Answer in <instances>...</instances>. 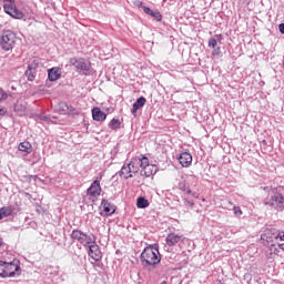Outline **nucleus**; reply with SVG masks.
Returning a JSON list of instances; mask_svg holds the SVG:
<instances>
[{
  "instance_id": "obj_40",
  "label": "nucleus",
  "mask_w": 284,
  "mask_h": 284,
  "mask_svg": "<svg viewBox=\"0 0 284 284\" xmlns=\"http://www.w3.org/2000/svg\"><path fill=\"white\" fill-rule=\"evenodd\" d=\"M19 108V104L16 105V110Z\"/></svg>"
},
{
  "instance_id": "obj_11",
  "label": "nucleus",
  "mask_w": 284,
  "mask_h": 284,
  "mask_svg": "<svg viewBox=\"0 0 284 284\" xmlns=\"http://www.w3.org/2000/svg\"><path fill=\"white\" fill-rule=\"evenodd\" d=\"M179 161L182 168H190V165H192V154H190V152H183L180 154Z\"/></svg>"
},
{
  "instance_id": "obj_25",
  "label": "nucleus",
  "mask_w": 284,
  "mask_h": 284,
  "mask_svg": "<svg viewBox=\"0 0 284 284\" xmlns=\"http://www.w3.org/2000/svg\"><path fill=\"white\" fill-rule=\"evenodd\" d=\"M109 128L111 130H119L121 128V120L113 118L109 123Z\"/></svg>"
},
{
  "instance_id": "obj_22",
  "label": "nucleus",
  "mask_w": 284,
  "mask_h": 284,
  "mask_svg": "<svg viewBox=\"0 0 284 284\" xmlns=\"http://www.w3.org/2000/svg\"><path fill=\"white\" fill-rule=\"evenodd\" d=\"M136 207L144 210V207H150V202L145 197H139L136 201Z\"/></svg>"
},
{
  "instance_id": "obj_39",
  "label": "nucleus",
  "mask_w": 284,
  "mask_h": 284,
  "mask_svg": "<svg viewBox=\"0 0 284 284\" xmlns=\"http://www.w3.org/2000/svg\"><path fill=\"white\" fill-rule=\"evenodd\" d=\"M229 204H230V205H234V203H232V202H229Z\"/></svg>"
},
{
  "instance_id": "obj_10",
  "label": "nucleus",
  "mask_w": 284,
  "mask_h": 284,
  "mask_svg": "<svg viewBox=\"0 0 284 284\" xmlns=\"http://www.w3.org/2000/svg\"><path fill=\"white\" fill-rule=\"evenodd\" d=\"M91 112H92L93 121L103 123V121H105V119H108V114H105V112L101 111V108H99V106L93 108Z\"/></svg>"
},
{
  "instance_id": "obj_15",
  "label": "nucleus",
  "mask_w": 284,
  "mask_h": 284,
  "mask_svg": "<svg viewBox=\"0 0 284 284\" xmlns=\"http://www.w3.org/2000/svg\"><path fill=\"white\" fill-rule=\"evenodd\" d=\"M101 207L106 215H111V214H114V212H116V209L114 207V205H112L106 200H102Z\"/></svg>"
},
{
  "instance_id": "obj_18",
  "label": "nucleus",
  "mask_w": 284,
  "mask_h": 284,
  "mask_svg": "<svg viewBox=\"0 0 284 284\" xmlns=\"http://www.w3.org/2000/svg\"><path fill=\"white\" fill-rule=\"evenodd\" d=\"M180 241H181V235L179 234L171 233L166 237V243L170 246L176 245V243H179Z\"/></svg>"
},
{
  "instance_id": "obj_8",
  "label": "nucleus",
  "mask_w": 284,
  "mask_h": 284,
  "mask_svg": "<svg viewBox=\"0 0 284 284\" xmlns=\"http://www.w3.org/2000/svg\"><path fill=\"white\" fill-rule=\"evenodd\" d=\"M87 196H89V199H92V201H94V199H97L98 196H101V181L95 180L92 182L90 187L87 190Z\"/></svg>"
},
{
  "instance_id": "obj_19",
  "label": "nucleus",
  "mask_w": 284,
  "mask_h": 284,
  "mask_svg": "<svg viewBox=\"0 0 284 284\" xmlns=\"http://www.w3.org/2000/svg\"><path fill=\"white\" fill-rule=\"evenodd\" d=\"M89 256L92 261H101V258H103L101 250H89Z\"/></svg>"
},
{
  "instance_id": "obj_23",
  "label": "nucleus",
  "mask_w": 284,
  "mask_h": 284,
  "mask_svg": "<svg viewBox=\"0 0 284 284\" xmlns=\"http://www.w3.org/2000/svg\"><path fill=\"white\" fill-rule=\"evenodd\" d=\"M12 214V207L10 206H3L0 209V221L1 219H6L7 216H10Z\"/></svg>"
},
{
  "instance_id": "obj_7",
  "label": "nucleus",
  "mask_w": 284,
  "mask_h": 284,
  "mask_svg": "<svg viewBox=\"0 0 284 284\" xmlns=\"http://www.w3.org/2000/svg\"><path fill=\"white\" fill-rule=\"evenodd\" d=\"M264 204L275 210H283L284 196L282 193L273 192V194L264 202Z\"/></svg>"
},
{
  "instance_id": "obj_6",
  "label": "nucleus",
  "mask_w": 284,
  "mask_h": 284,
  "mask_svg": "<svg viewBox=\"0 0 284 284\" xmlns=\"http://www.w3.org/2000/svg\"><path fill=\"white\" fill-rule=\"evenodd\" d=\"M3 1L6 2V4H3V10L6 14H9V17H12V19H23V17H26V14H23V12L17 8V4H14V0Z\"/></svg>"
},
{
  "instance_id": "obj_24",
  "label": "nucleus",
  "mask_w": 284,
  "mask_h": 284,
  "mask_svg": "<svg viewBox=\"0 0 284 284\" xmlns=\"http://www.w3.org/2000/svg\"><path fill=\"white\" fill-rule=\"evenodd\" d=\"M129 166L131 169V173L136 174L139 173V162H136V158H134L130 163Z\"/></svg>"
},
{
  "instance_id": "obj_34",
  "label": "nucleus",
  "mask_w": 284,
  "mask_h": 284,
  "mask_svg": "<svg viewBox=\"0 0 284 284\" xmlns=\"http://www.w3.org/2000/svg\"><path fill=\"white\" fill-rule=\"evenodd\" d=\"M278 30H280L281 34H284V23H281L278 26Z\"/></svg>"
},
{
  "instance_id": "obj_2",
  "label": "nucleus",
  "mask_w": 284,
  "mask_h": 284,
  "mask_svg": "<svg viewBox=\"0 0 284 284\" xmlns=\"http://www.w3.org/2000/svg\"><path fill=\"white\" fill-rule=\"evenodd\" d=\"M16 276H21V262L19 260L0 261V278H14Z\"/></svg>"
},
{
  "instance_id": "obj_3",
  "label": "nucleus",
  "mask_w": 284,
  "mask_h": 284,
  "mask_svg": "<svg viewBox=\"0 0 284 284\" xmlns=\"http://www.w3.org/2000/svg\"><path fill=\"white\" fill-rule=\"evenodd\" d=\"M141 262L143 267H155L161 263V253L159 250H144L141 253Z\"/></svg>"
},
{
  "instance_id": "obj_13",
  "label": "nucleus",
  "mask_w": 284,
  "mask_h": 284,
  "mask_svg": "<svg viewBox=\"0 0 284 284\" xmlns=\"http://www.w3.org/2000/svg\"><path fill=\"white\" fill-rule=\"evenodd\" d=\"M156 172H159V168L154 164H149L146 168H144L141 171V174L142 176L150 178V176H153V174H156Z\"/></svg>"
},
{
  "instance_id": "obj_5",
  "label": "nucleus",
  "mask_w": 284,
  "mask_h": 284,
  "mask_svg": "<svg viewBox=\"0 0 284 284\" xmlns=\"http://www.w3.org/2000/svg\"><path fill=\"white\" fill-rule=\"evenodd\" d=\"M14 45H17V34L10 30L3 31L0 39V48L6 52H10V50H14Z\"/></svg>"
},
{
  "instance_id": "obj_30",
  "label": "nucleus",
  "mask_w": 284,
  "mask_h": 284,
  "mask_svg": "<svg viewBox=\"0 0 284 284\" xmlns=\"http://www.w3.org/2000/svg\"><path fill=\"white\" fill-rule=\"evenodd\" d=\"M8 99V93L0 88V101H6Z\"/></svg>"
},
{
  "instance_id": "obj_33",
  "label": "nucleus",
  "mask_w": 284,
  "mask_h": 284,
  "mask_svg": "<svg viewBox=\"0 0 284 284\" xmlns=\"http://www.w3.org/2000/svg\"><path fill=\"white\" fill-rule=\"evenodd\" d=\"M143 10H144L145 14H149V16H151L153 12L152 9H150L148 7H143Z\"/></svg>"
},
{
  "instance_id": "obj_17",
  "label": "nucleus",
  "mask_w": 284,
  "mask_h": 284,
  "mask_svg": "<svg viewBox=\"0 0 284 284\" xmlns=\"http://www.w3.org/2000/svg\"><path fill=\"white\" fill-rule=\"evenodd\" d=\"M18 148L20 152H24L26 154L32 153V144L28 141L21 142Z\"/></svg>"
},
{
  "instance_id": "obj_12",
  "label": "nucleus",
  "mask_w": 284,
  "mask_h": 284,
  "mask_svg": "<svg viewBox=\"0 0 284 284\" xmlns=\"http://www.w3.org/2000/svg\"><path fill=\"white\" fill-rule=\"evenodd\" d=\"M209 48H212L213 57H219V54H221V47H219V40L214 38L209 39Z\"/></svg>"
},
{
  "instance_id": "obj_36",
  "label": "nucleus",
  "mask_w": 284,
  "mask_h": 284,
  "mask_svg": "<svg viewBox=\"0 0 284 284\" xmlns=\"http://www.w3.org/2000/svg\"><path fill=\"white\" fill-rule=\"evenodd\" d=\"M135 6H136L138 8H141V7L143 6V2H142V1H138V2H135Z\"/></svg>"
},
{
  "instance_id": "obj_26",
  "label": "nucleus",
  "mask_w": 284,
  "mask_h": 284,
  "mask_svg": "<svg viewBox=\"0 0 284 284\" xmlns=\"http://www.w3.org/2000/svg\"><path fill=\"white\" fill-rule=\"evenodd\" d=\"M39 68V59L34 58L28 65V70H37Z\"/></svg>"
},
{
  "instance_id": "obj_14",
  "label": "nucleus",
  "mask_w": 284,
  "mask_h": 284,
  "mask_svg": "<svg viewBox=\"0 0 284 284\" xmlns=\"http://www.w3.org/2000/svg\"><path fill=\"white\" fill-rule=\"evenodd\" d=\"M49 81H59L61 79V69L52 68L48 70Z\"/></svg>"
},
{
  "instance_id": "obj_1",
  "label": "nucleus",
  "mask_w": 284,
  "mask_h": 284,
  "mask_svg": "<svg viewBox=\"0 0 284 284\" xmlns=\"http://www.w3.org/2000/svg\"><path fill=\"white\" fill-rule=\"evenodd\" d=\"M262 243L271 250H284V232L273 233L272 230H266L261 235Z\"/></svg>"
},
{
  "instance_id": "obj_32",
  "label": "nucleus",
  "mask_w": 284,
  "mask_h": 284,
  "mask_svg": "<svg viewBox=\"0 0 284 284\" xmlns=\"http://www.w3.org/2000/svg\"><path fill=\"white\" fill-rule=\"evenodd\" d=\"M266 256H267V258H274V256H276V253H274L272 251H267Z\"/></svg>"
},
{
  "instance_id": "obj_9",
  "label": "nucleus",
  "mask_w": 284,
  "mask_h": 284,
  "mask_svg": "<svg viewBox=\"0 0 284 284\" xmlns=\"http://www.w3.org/2000/svg\"><path fill=\"white\" fill-rule=\"evenodd\" d=\"M71 63L74 65V68H77V70H83L84 72H90V69L92 68L90 61H85L83 58H73L71 59Z\"/></svg>"
},
{
  "instance_id": "obj_31",
  "label": "nucleus",
  "mask_w": 284,
  "mask_h": 284,
  "mask_svg": "<svg viewBox=\"0 0 284 284\" xmlns=\"http://www.w3.org/2000/svg\"><path fill=\"white\" fill-rule=\"evenodd\" d=\"M68 111L70 112V114H75L77 116L81 114V112H79V110L74 109L73 106H69Z\"/></svg>"
},
{
  "instance_id": "obj_35",
  "label": "nucleus",
  "mask_w": 284,
  "mask_h": 284,
  "mask_svg": "<svg viewBox=\"0 0 284 284\" xmlns=\"http://www.w3.org/2000/svg\"><path fill=\"white\" fill-rule=\"evenodd\" d=\"M216 37V39H217V41L221 43V41H223V36L222 34H217V36H215Z\"/></svg>"
},
{
  "instance_id": "obj_16",
  "label": "nucleus",
  "mask_w": 284,
  "mask_h": 284,
  "mask_svg": "<svg viewBox=\"0 0 284 284\" xmlns=\"http://www.w3.org/2000/svg\"><path fill=\"white\" fill-rule=\"evenodd\" d=\"M148 103V100L144 97H140L136 102L133 104L132 114L136 115V112Z\"/></svg>"
},
{
  "instance_id": "obj_27",
  "label": "nucleus",
  "mask_w": 284,
  "mask_h": 284,
  "mask_svg": "<svg viewBox=\"0 0 284 284\" xmlns=\"http://www.w3.org/2000/svg\"><path fill=\"white\" fill-rule=\"evenodd\" d=\"M150 17H153V19H155V21H162L163 20V16H161V12H159V11L151 12Z\"/></svg>"
},
{
  "instance_id": "obj_20",
  "label": "nucleus",
  "mask_w": 284,
  "mask_h": 284,
  "mask_svg": "<svg viewBox=\"0 0 284 284\" xmlns=\"http://www.w3.org/2000/svg\"><path fill=\"white\" fill-rule=\"evenodd\" d=\"M135 161L139 168H142V170H145V168H148L150 164V159H148V156L135 158Z\"/></svg>"
},
{
  "instance_id": "obj_38",
  "label": "nucleus",
  "mask_w": 284,
  "mask_h": 284,
  "mask_svg": "<svg viewBox=\"0 0 284 284\" xmlns=\"http://www.w3.org/2000/svg\"><path fill=\"white\" fill-rule=\"evenodd\" d=\"M161 284H168V282L163 281Z\"/></svg>"
},
{
  "instance_id": "obj_37",
  "label": "nucleus",
  "mask_w": 284,
  "mask_h": 284,
  "mask_svg": "<svg viewBox=\"0 0 284 284\" xmlns=\"http://www.w3.org/2000/svg\"><path fill=\"white\" fill-rule=\"evenodd\" d=\"M1 245H3V240L0 239V247H1Z\"/></svg>"
},
{
  "instance_id": "obj_28",
  "label": "nucleus",
  "mask_w": 284,
  "mask_h": 284,
  "mask_svg": "<svg viewBox=\"0 0 284 284\" xmlns=\"http://www.w3.org/2000/svg\"><path fill=\"white\" fill-rule=\"evenodd\" d=\"M26 75H27L28 81H34V77H36L34 70L28 69L26 71Z\"/></svg>"
},
{
  "instance_id": "obj_29",
  "label": "nucleus",
  "mask_w": 284,
  "mask_h": 284,
  "mask_svg": "<svg viewBox=\"0 0 284 284\" xmlns=\"http://www.w3.org/2000/svg\"><path fill=\"white\" fill-rule=\"evenodd\" d=\"M233 213L235 216H243V210H241V206H233Z\"/></svg>"
},
{
  "instance_id": "obj_21",
  "label": "nucleus",
  "mask_w": 284,
  "mask_h": 284,
  "mask_svg": "<svg viewBox=\"0 0 284 284\" xmlns=\"http://www.w3.org/2000/svg\"><path fill=\"white\" fill-rule=\"evenodd\" d=\"M120 176H123V179H132L133 173H132V171H131L129 164H128V165H124V166L121 169Z\"/></svg>"
},
{
  "instance_id": "obj_4",
  "label": "nucleus",
  "mask_w": 284,
  "mask_h": 284,
  "mask_svg": "<svg viewBox=\"0 0 284 284\" xmlns=\"http://www.w3.org/2000/svg\"><path fill=\"white\" fill-rule=\"evenodd\" d=\"M71 237L75 241H79V243H81V245H83V247H87L88 250H94V247H97V240L93 235L89 236L83 232L75 230L71 233Z\"/></svg>"
}]
</instances>
